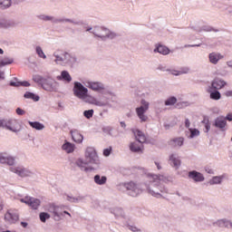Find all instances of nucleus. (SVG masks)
<instances>
[{"label": "nucleus", "instance_id": "obj_54", "mask_svg": "<svg viewBox=\"0 0 232 232\" xmlns=\"http://www.w3.org/2000/svg\"><path fill=\"white\" fill-rule=\"evenodd\" d=\"M205 132L208 133L209 130H211V124H209V121L205 122Z\"/></svg>", "mask_w": 232, "mask_h": 232}, {"label": "nucleus", "instance_id": "obj_40", "mask_svg": "<svg viewBox=\"0 0 232 232\" xmlns=\"http://www.w3.org/2000/svg\"><path fill=\"white\" fill-rule=\"evenodd\" d=\"M177 104V97L170 96L165 100V106H175Z\"/></svg>", "mask_w": 232, "mask_h": 232}, {"label": "nucleus", "instance_id": "obj_41", "mask_svg": "<svg viewBox=\"0 0 232 232\" xmlns=\"http://www.w3.org/2000/svg\"><path fill=\"white\" fill-rule=\"evenodd\" d=\"M12 22L10 20H0V28H10Z\"/></svg>", "mask_w": 232, "mask_h": 232}, {"label": "nucleus", "instance_id": "obj_24", "mask_svg": "<svg viewBox=\"0 0 232 232\" xmlns=\"http://www.w3.org/2000/svg\"><path fill=\"white\" fill-rule=\"evenodd\" d=\"M132 133L134 134V137L140 144H144L146 142V135L141 130H139L137 129L132 130Z\"/></svg>", "mask_w": 232, "mask_h": 232}, {"label": "nucleus", "instance_id": "obj_30", "mask_svg": "<svg viewBox=\"0 0 232 232\" xmlns=\"http://www.w3.org/2000/svg\"><path fill=\"white\" fill-rule=\"evenodd\" d=\"M62 150L65 151V153H73V151H75V144L66 141L62 146Z\"/></svg>", "mask_w": 232, "mask_h": 232}, {"label": "nucleus", "instance_id": "obj_10", "mask_svg": "<svg viewBox=\"0 0 232 232\" xmlns=\"http://www.w3.org/2000/svg\"><path fill=\"white\" fill-rule=\"evenodd\" d=\"M7 130L13 131V133H19L21 131V123L19 120L14 118L7 119Z\"/></svg>", "mask_w": 232, "mask_h": 232}, {"label": "nucleus", "instance_id": "obj_47", "mask_svg": "<svg viewBox=\"0 0 232 232\" xmlns=\"http://www.w3.org/2000/svg\"><path fill=\"white\" fill-rule=\"evenodd\" d=\"M8 119H0V128L7 130Z\"/></svg>", "mask_w": 232, "mask_h": 232}, {"label": "nucleus", "instance_id": "obj_51", "mask_svg": "<svg viewBox=\"0 0 232 232\" xmlns=\"http://www.w3.org/2000/svg\"><path fill=\"white\" fill-rule=\"evenodd\" d=\"M111 155V147L103 150V157H110Z\"/></svg>", "mask_w": 232, "mask_h": 232}, {"label": "nucleus", "instance_id": "obj_56", "mask_svg": "<svg viewBox=\"0 0 232 232\" xmlns=\"http://www.w3.org/2000/svg\"><path fill=\"white\" fill-rule=\"evenodd\" d=\"M224 95L225 97H232V90L226 91Z\"/></svg>", "mask_w": 232, "mask_h": 232}, {"label": "nucleus", "instance_id": "obj_1", "mask_svg": "<svg viewBox=\"0 0 232 232\" xmlns=\"http://www.w3.org/2000/svg\"><path fill=\"white\" fill-rule=\"evenodd\" d=\"M72 93L79 101L98 108H115L111 102H117L115 93L106 89V85L100 81L87 79L84 84L74 82Z\"/></svg>", "mask_w": 232, "mask_h": 232}, {"label": "nucleus", "instance_id": "obj_50", "mask_svg": "<svg viewBox=\"0 0 232 232\" xmlns=\"http://www.w3.org/2000/svg\"><path fill=\"white\" fill-rule=\"evenodd\" d=\"M67 200H69V202H73L74 204H77V202H79L80 200H82V198H81V197H78V198L68 197Z\"/></svg>", "mask_w": 232, "mask_h": 232}, {"label": "nucleus", "instance_id": "obj_58", "mask_svg": "<svg viewBox=\"0 0 232 232\" xmlns=\"http://www.w3.org/2000/svg\"><path fill=\"white\" fill-rule=\"evenodd\" d=\"M154 164L157 167V169H159V170L162 169V166H160V162L155 161Z\"/></svg>", "mask_w": 232, "mask_h": 232}, {"label": "nucleus", "instance_id": "obj_15", "mask_svg": "<svg viewBox=\"0 0 232 232\" xmlns=\"http://www.w3.org/2000/svg\"><path fill=\"white\" fill-rule=\"evenodd\" d=\"M61 207L59 206H51L49 211L50 213L53 214L54 217H56L57 218H61V217H64V215H68V217H72V214H70L68 211H61Z\"/></svg>", "mask_w": 232, "mask_h": 232}, {"label": "nucleus", "instance_id": "obj_19", "mask_svg": "<svg viewBox=\"0 0 232 232\" xmlns=\"http://www.w3.org/2000/svg\"><path fill=\"white\" fill-rule=\"evenodd\" d=\"M56 81H62L63 82H65V84H70L72 78L68 71H62L61 74L56 76Z\"/></svg>", "mask_w": 232, "mask_h": 232}, {"label": "nucleus", "instance_id": "obj_20", "mask_svg": "<svg viewBox=\"0 0 232 232\" xmlns=\"http://www.w3.org/2000/svg\"><path fill=\"white\" fill-rule=\"evenodd\" d=\"M214 225L217 226L218 227H227V229H231L232 221L227 218H221V219L217 220L214 223Z\"/></svg>", "mask_w": 232, "mask_h": 232}, {"label": "nucleus", "instance_id": "obj_28", "mask_svg": "<svg viewBox=\"0 0 232 232\" xmlns=\"http://www.w3.org/2000/svg\"><path fill=\"white\" fill-rule=\"evenodd\" d=\"M129 148L133 153H140V151H142V145L139 144L137 141L130 142Z\"/></svg>", "mask_w": 232, "mask_h": 232}, {"label": "nucleus", "instance_id": "obj_52", "mask_svg": "<svg viewBox=\"0 0 232 232\" xmlns=\"http://www.w3.org/2000/svg\"><path fill=\"white\" fill-rule=\"evenodd\" d=\"M205 171L208 175H215V169H211L210 167H205Z\"/></svg>", "mask_w": 232, "mask_h": 232}, {"label": "nucleus", "instance_id": "obj_53", "mask_svg": "<svg viewBox=\"0 0 232 232\" xmlns=\"http://www.w3.org/2000/svg\"><path fill=\"white\" fill-rule=\"evenodd\" d=\"M15 111L18 115H24L26 113V111L21 108H16Z\"/></svg>", "mask_w": 232, "mask_h": 232}, {"label": "nucleus", "instance_id": "obj_25", "mask_svg": "<svg viewBox=\"0 0 232 232\" xmlns=\"http://www.w3.org/2000/svg\"><path fill=\"white\" fill-rule=\"evenodd\" d=\"M72 139L77 144H82V140H84V136L79 132L77 130H71Z\"/></svg>", "mask_w": 232, "mask_h": 232}, {"label": "nucleus", "instance_id": "obj_29", "mask_svg": "<svg viewBox=\"0 0 232 232\" xmlns=\"http://www.w3.org/2000/svg\"><path fill=\"white\" fill-rule=\"evenodd\" d=\"M170 146L173 148H182L184 146V138H175L172 140H170Z\"/></svg>", "mask_w": 232, "mask_h": 232}, {"label": "nucleus", "instance_id": "obj_2", "mask_svg": "<svg viewBox=\"0 0 232 232\" xmlns=\"http://www.w3.org/2000/svg\"><path fill=\"white\" fill-rule=\"evenodd\" d=\"M169 182H171V177L169 176L149 173L146 175L144 184H137L133 181L120 183L118 189L120 191L126 189L130 197H139L144 191V188H142V186H144L149 195L155 198H162L163 195L168 193V188L161 184H169Z\"/></svg>", "mask_w": 232, "mask_h": 232}, {"label": "nucleus", "instance_id": "obj_63", "mask_svg": "<svg viewBox=\"0 0 232 232\" xmlns=\"http://www.w3.org/2000/svg\"><path fill=\"white\" fill-rule=\"evenodd\" d=\"M227 66L232 69V60L227 62Z\"/></svg>", "mask_w": 232, "mask_h": 232}, {"label": "nucleus", "instance_id": "obj_62", "mask_svg": "<svg viewBox=\"0 0 232 232\" xmlns=\"http://www.w3.org/2000/svg\"><path fill=\"white\" fill-rule=\"evenodd\" d=\"M21 226H22V227H28V223L22 221Z\"/></svg>", "mask_w": 232, "mask_h": 232}, {"label": "nucleus", "instance_id": "obj_37", "mask_svg": "<svg viewBox=\"0 0 232 232\" xmlns=\"http://www.w3.org/2000/svg\"><path fill=\"white\" fill-rule=\"evenodd\" d=\"M210 99L212 101H220V99H222V94H220V92H218V90L216 91H210Z\"/></svg>", "mask_w": 232, "mask_h": 232}, {"label": "nucleus", "instance_id": "obj_39", "mask_svg": "<svg viewBox=\"0 0 232 232\" xmlns=\"http://www.w3.org/2000/svg\"><path fill=\"white\" fill-rule=\"evenodd\" d=\"M12 6V0H0V8L2 10H6V8H10Z\"/></svg>", "mask_w": 232, "mask_h": 232}, {"label": "nucleus", "instance_id": "obj_36", "mask_svg": "<svg viewBox=\"0 0 232 232\" xmlns=\"http://www.w3.org/2000/svg\"><path fill=\"white\" fill-rule=\"evenodd\" d=\"M24 97V99H31L32 101H34V102H39V99H40L39 95L30 92H26Z\"/></svg>", "mask_w": 232, "mask_h": 232}, {"label": "nucleus", "instance_id": "obj_61", "mask_svg": "<svg viewBox=\"0 0 232 232\" xmlns=\"http://www.w3.org/2000/svg\"><path fill=\"white\" fill-rule=\"evenodd\" d=\"M225 121H232V114L230 113V114H227L226 117H225Z\"/></svg>", "mask_w": 232, "mask_h": 232}, {"label": "nucleus", "instance_id": "obj_4", "mask_svg": "<svg viewBox=\"0 0 232 232\" xmlns=\"http://www.w3.org/2000/svg\"><path fill=\"white\" fill-rule=\"evenodd\" d=\"M50 59L58 66H66L72 64L74 58L68 52L58 49L50 55Z\"/></svg>", "mask_w": 232, "mask_h": 232}, {"label": "nucleus", "instance_id": "obj_6", "mask_svg": "<svg viewBox=\"0 0 232 232\" xmlns=\"http://www.w3.org/2000/svg\"><path fill=\"white\" fill-rule=\"evenodd\" d=\"M9 171L14 173L20 179H26L28 177H35L37 171L34 169L24 167L23 165L12 166L9 168Z\"/></svg>", "mask_w": 232, "mask_h": 232}, {"label": "nucleus", "instance_id": "obj_8", "mask_svg": "<svg viewBox=\"0 0 232 232\" xmlns=\"http://www.w3.org/2000/svg\"><path fill=\"white\" fill-rule=\"evenodd\" d=\"M140 104V105L135 109L136 115L140 122H146L148 121L146 112L150 110V102L146 101V99H141Z\"/></svg>", "mask_w": 232, "mask_h": 232}, {"label": "nucleus", "instance_id": "obj_11", "mask_svg": "<svg viewBox=\"0 0 232 232\" xmlns=\"http://www.w3.org/2000/svg\"><path fill=\"white\" fill-rule=\"evenodd\" d=\"M74 164L81 169V171H84L85 173H88L89 171H93L95 168L93 167H88V161L84 160L82 158H78L75 160Z\"/></svg>", "mask_w": 232, "mask_h": 232}, {"label": "nucleus", "instance_id": "obj_45", "mask_svg": "<svg viewBox=\"0 0 232 232\" xmlns=\"http://www.w3.org/2000/svg\"><path fill=\"white\" fill-rule=\"evenodd\" d=\"M128 229L132 232H142V229L140 227L135 226V225H128Z\"/></svg>", "mask_w": 232, "mask_h": 232}, {"label": "nucleus", "instance_id": "obj_16", "mask_svg": "<svg viewBox=\"0 0 232 232\" xmlns=\"http://www.w3.org/2000/svg\"><path fill=\"white\" fill-rule=\"evenodd\" d=\"M214 126L215 128H218V130L225 131L226 126H227V121H226V117L218 116V118H216L214 121Z\"/></svg>", "mask_w": 232, "mask_h": 232}, {"label": "nucleus", "instance_id": "obj_49", "mask_svg": "<svg viewBox=\"0 0 232 232\" xmlns=\"http://www.w3.org/2000/svg\"><path fill=\"white\" fill-rule=\"evenodd\" d=\"M167 72H169V73H170V75H175L176 77H179V75H180L179 70L168 69Z\"/></svg>", "mask_w": 232, "mask_h": 232}, {"label": "nucleus", "instance_id": "obj_12", "mask_svg": "<svg viewBox=\"0 0 232 232\" xmlns=\"http://www.w3.org/2000/svg\"><path fill=\"white\" fill-rule=\"evenodd\" d=\"M169 164L174 168V169H179L182 165V160L179 154H170L169 157Z\"/></svg>", "mask_w": 232, "mask_h": 232}, {"label": "nucleus", "instance_id": "obj_22", "mask_svg": "<svg viewBox=\"0 0 232 232\" xmlns=\"http://www.w3.org/2000/svg\"><path fill=\"white\" fill-rule=\"evenodd\" d=\"M226 84H227L226 81L219 78H216L211 82V88L212 90H222V88H224Z\"/></svg>", "mask_w": 232, "mask_h": 232}, {"label": "nucleus", "instance_id": "obj_64", "mask_svg": "<svg viewBox=\"0 0 232 232\" xmlns=\"http://www.w3.org/2000/svg\"><path fill=\"white\" fill-rule=\"evenodd\" d=\"M120 124H121V128H126V123L124 121H121Z\"/></svg>", "mask_w": 232, "mask_h": 232}, {"label": "nucleus", "instance_id": "obj_34", "mask_svg": "<svg viewBox=\"0 0 232 232\" xmlns=\"http://www.w3.org/2000/svg\"><path fill=\"white\" fill-rule=\"evenodd\" d=\"M37 19H39L40 21H44V22L50 21L51 23H54V24H55V21L57 20V18H54L53 16H50V15H46V14H38Z\"/></svg>", "mask_w": 232, "mask_h": 232}, {"label": "nucleus", "instance_id": "obj_14", "mask_svg": "<svg viewBox=\"0 0 232 232\" xmlns=\"http://www.w3.org/2000/svg\"><path fill=\"white\" fill-rule=\"evenodd\" d=\"M0 164H7V166L13 167L15 164V158L7 153H0Z\"/></svg>", "mask_w": 232, "mask_h": 232}, {"label": "nucleus", "instance_id": "obj_60", "mask_svg": "<svg viewBox=\"0 0 232 232\" xmlns=\"http://www.w3.org/2000/svg\"><path fill=\"white\" fill-rule=\"evenodd\" d=\"M20 86L28 87V86H30V82H20Z\"/></svg>", "mask_w": 232, "mask_h": 232}, {"label": "nucleus", "instance_id": "obj_27", "mask_svg": "<svg viewBox=\"0 0 232 232\" xmlns=\"http://www.w3.org/2000/svg\"><path fill=\"white\" fill-rule=\"evenodd\" d=\"M14 58L5 55L0 56V68H5V66H9V64H13Z\"/></svg>", "mask_w": 232, "mask_h": 232}, {"label": "nucleus", "instance_id": "obj_5", "mask_svg": "<svg viewBox=\"0 0 232 232\" xmlns=\"http://www.w3.org/2000/svg\"><path fill=\"white\" fill-rule=\"evenodd\" d=\"M84 159L88 164H91L92 168H94V169H99V168H101V158L99 157V153L95 147L88 146L85 148Z\"/></svg>", "mask_w": 232, "mask_h": 232}, {"label": "nucleus", "instance_id": "obj_31", "mask_svg": "<svg viewBox=\"0 0 232 232\" xmlns=\"http://www.w3.org/2000/svg\"><path fill=\"white\" fill-rule=\"evenodd\" d=\"M29 126L33 128V130H36L37 131H43L44 130V124L40 121H28Z\"/></svg>", "mask_w": 232, "mask_h": 232}, {"label": "nucleus", "instance_id": "obj_18", "mask_svg": "<svg viewBox=\"0 0 232 232\" xmlns=\"http://www.w3.org/2000/svg\"><path fill=\"white\" fill-rule=\"evenodd\" d=\"M188 179H191L194 180V182H204L206 180V178H204V174L192 170L188 172Z\"/></svg>", "mask_w": 232, "mask_h": 232}, {"label": "nucleus", "instance_id": "obj_55", "mask_svg": "<svg viewBox=\"0 0 232 232\" xmlns=\"http://www.w3.org/2000/svg\"><path fill=\"white\" fill-rule=\"evenodd\" d=\"M10 86L19 87V86H21V82H10Z\"/></svg>", "mask_w": 232, "mask_h": 232}, {"label": "nucleus", "instance_id": "obj_26", "mask_svg": "<svg viewBox=\"0 0 232 232\" xmlns=\"http://www.w3.org/2000/svg\"><path fill=\"white\" fill-rule=\"evenodd\" d=\"M154 53H160L161 55H169V48L165 45H156L153 50Z\"/></svg>", "mask_w": 232, "mask_h": 232}, {"label": "nucleus", "instance_id": "obj_33", "mask_svg": "<svg viewBox=\"0 0 232 232\" xmlns=\"http://www.w3.org/2000/svg\"><path fill=\"white\" fill-rule=\"evenodd\" d=\"M108 180V178L106 176H101V175H95L94 176V182L98 186H104Z\"/></svg>", "mask_w": 232, "mask_h": 232}, {"label": "nucleus", "instance_id": "obj_44", "mask_svg": "<svg viewBox=\"0 0 232 232\" xmlns=\"http://www.w3.org/2000/svg\"><path fill=\"white\" fill-rule=\"evenodd\" d=\"M93 113H94L93 109L84 111L83 117H85V119H92V117H93Z\"/></svg>", "mask_w": 232, "mask_h": 232}, {"label": "nucleus", "instance_id": "obj_17", "mask_svg": "<svg viewBox=\"0 0 232 232\" xmlns=\"http://www.w3.org/2000/svg\"><path fill=\"white\" fill-rule=\"evenodd\" d=\"M222 59H224V54L218 52H212L208 53V61L210 64H217L218 62L222 61Z\"/></svg>", "mask_w": 232, "mask_h": 232}, {"label": "nucleus", "instance_id": "obj_13", "mask_svg": "<svg viewBox=\"0 0 232 232\" xmlns=\"http://www.w3.org/2000/svg\"><path fill=\"white\" fill-rule=\"evenodd\" d=\"M5 220L9 224H15L19 220V213L17 210H8L5 215Z\"/></svg>", "mask_w": 232, "mask_h": 232}, {"label": "nucleus", "instance_id": "obj_7", "mask_svg": "<svg viewBox=\"0 0 232 232\" xmlns=\"http://www.w3.org/2000/svg\"><path fill=\"white\" fill-rule=\"evenodd\" d=\"M92 34L95 35V37H99L102 41H106L108 39H115L117 37V34L110 31V29L101 26H96L92 29Z\"/></svg>", "mask_w": 232, "mask_h": 232}, {"label": "nucleus", "instance_id": "obj_42", "mask_svg": "<svg viewBox=\"0 0 232 232\" xmlns=\"http://www.w3.org/2000/svg\"><path fill=\"white\" fill-rule=\"evenodd\" d=\"M39 218L41 220V222H46V220H50V215L46 212H42L39 215Z\"/></svg>", "mask_w": 232, "mask_h": 232}, {"label": "nucleus", "instance_id": "obj_23", "mask_svg": "<svg viewBox=\"0 0 232 232\" xmlns=\"http://www.w3.org/2000/svg\"><path fill=\"white\" fill-rule=\"evenodd\" d=\"M225 179H226V174H223L220 176H214L208 180V184L209 186H218L219 184H222Z\"/></svg>", "mask_w": 232, "mask_h": 232}, {"label": "nucleus", "instance_id": "obj_35", "mask_svg": "<svg viewBox=\"0 0 232 232\" xmlns=\"http://www.w3.org/2000/svg\"><path fill=\"white\" fill-rule=\"evenodd\" d=\"M111 213H112V215H114V217L117 218H120V217H124V210H122L121 208H111Z\"/></svg>", "mask_w": 232, "mask_h": 232}, {"label": "nucleus", "instance_id": "obj_38", "mask_svg": "<svg viewBox=\"0 0 232 232\" xmlns=\"http://www.w3.org/2000/svg\"><path fill=\"white\" fill-rule=\"evenodd\" d=\"M35 53L38 55L40 59H46V53H44V51H43V47L41 45H37L35 47Z\"/></svg>", "mask_w": 232, "mask_h": 232}, {"label": "nucleus", "instance_id": "obj_59", "mask_svg": "<svg viewBox=\"0 0 232 232\" xmlns=\"http://www.w3.org/2000/svg\"><path fill=\"white\" fill-rule=\"evenodd\" d=\"M0 81H5V72L0 70Z\"/></svg>", "mask_w": 232, "mask_h": 232}, {"label": "nucleus", "instance_id": "obj_57", "mask_svg": "<svg viewBox=\"0 0 232 232\" xmlns=\"http://www.w3.org/2000/svg\"><path fill=\"white\" fill-rule=\"evenodd\" d=\"M189 126H191V122L189 121V119L185 120V127L189 129Z\"/></svg>", "mask_w": 232, "mask_h": 232}, {"label": "nucleus", "instance_id": "obj_46", "mask_svg": "<svg viewBox=\"0 0 232 232\" xmlns=\"http://www.w3.org/2000/svg\"><path fill=\"white\" fill-rule=\"evenodd\" d=\"M191 103L188 101L185 102H179L177 103L178 108H188V106H190Z\"/></svg>", "mask_w": 232, "mask_h": 232}, {"label": "nucleus", "instance_id": "obj_32", "mask_svg": "<svg viewBox=\"0 0 232 232\" xmlns=\"http://www.w3.org/2000/svg\"><path fill=\"white\" fill-rule=\"evenodd\" d=\"M200 135V130L195 128H189L188 131H187L188 139H195Z\"/></svg>", "mask_w": 232, "mask_h": 232}, {"label": "nucleus", "instance_id": "obj_21", "mask_svg": "<svg viewBox=\"0 0 232 232\" xmlns=\"http://www.w3.org/2000/svg\"><path fill=\"white\" fill-rule=\"evenodd\" d=\"M55 24L59 23H69L70 24H73L74 26H79L80 24H82L81 21H77L75 19L72 18H66V17H61V18H56Z\"/></svg>", "mask_w": 232, "mask_h": 232}, {"label": "nucleus", "instance_id": "obj_3", "mask_svg": "<svg viewBox=\"0 0 232 232\" xmlns=\"http://www.w3.org/2000/svg\"><path fill=\"white\" fill-rule=\"evenodd\" d=\"M33 81L44 90L45 92H59V82H56L52 75L43 76L35 74L33 76Z\"/></svg>", "mask_w": 232, "mask_h": 232}, {"label": "nucleus", "instance_id": "obj_48", "mask_svg": "<svg viewBox=\"0 0 232 232\" xmlns=\"http://www.w3.org/2000/svg\"><path fill=\"white\" fill-rule=\"evenodd\" d=\"M215 31V29H213V27H211L210 25H203L200 27L199 32H213Z\"/></svg>", "mask_w": 232, "mask_h": 232}, {"label": "nucleus", "instance_id": "obj_43", "mask_svg": "<svg viewBox=\"0 0 232 232\" xmlns=\"http://www.w3.org/2000/svg\"><path fill=\"white\" fill-rule=\"evenodd\" d=\"M191 72V69L188 66L180 67L179 68V75H186Z\"/></svg>", "mask_w": 232, "mask_h": 232}, {"label": "nucleus", "instance_id": "obj_9", "mask_svg": "<svg viewBox=\"0 0 232 232\" xmlns=\"http://www.w3.org/2000/svg\"><path fill=\"white\" fill-rule=\"evenodd\" d=\"M20 202L26 204V206H29L32 209H39V206H41V199L29 196L20 198Z\"/></svg>", "mask_w": 232, "mask_h": 232}]
</instances>
